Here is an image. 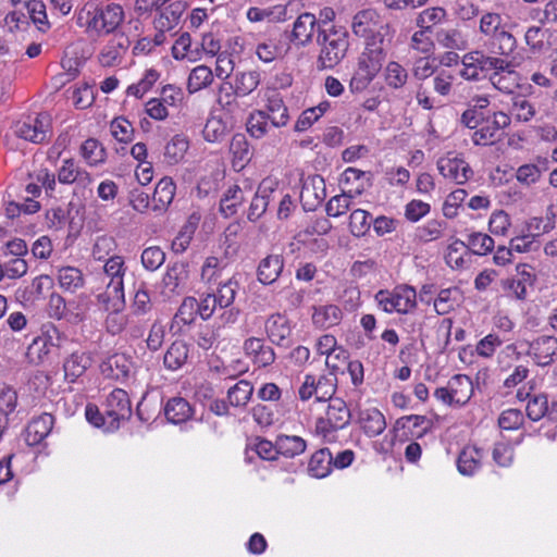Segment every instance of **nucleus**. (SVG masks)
I'll use <instances>...</instances> for the list:
<instances>
[{
	"instance_id": "obj_1",
	"label": "nucleus",
	"mask_w": 557,
	"mask_h": 557,
	"mask_svg": "<svg viewBox=\"0 0 557 557\" xmlns=\"http://www.w3.org/2000/svg\"><path fill=\"white\" fill-rule=\"evenodd\" d=\"M351 29L366 40L349 82V89L355 94L366 90L382 70L389 45V26L377 11L364 9L354 15Z\"/></svg>"
},
{
	"instance_id": "obj_2",
	"label": "nucleus",
	"mask_w": 557,
	"mask_h": 557,
	"mask_svg": "<svg viewBox=\"0 0 557 557\" xmlns=\"http://www.w3.org/2000/svg\"><path fill=\"white\" fill-rule=\"evenodd\" d=\"M317 44L320 48L318 55V67L331 70L338 65L349 48L348 34L346 30L335 27L319 29Z\"/></svg>"
},
{
	"instance_id": "obj_3",
	"label": "nucleus",
	"mask_w": 557,
	"mask_h": 557,
	"mask_svg": "<svg viewBox=\"0 0 557 557\" xmlns=\"http://www.w3.org/2000/svg\"><path fill=\"white\" fill-rule=\"evenodd\" d=\"M124 11L120 4L110 3L106 7L86 4L78 15L81 25L97 34L114 32L123 22Z\"/></svg>"
},
{
	"instance_id": "obj_4",
	"label": "nucleus",
	"mask_w": 557,
	"mask_h": 557,
	"mask_svg": "<svg viewBox=\"0 0 557 557\" xmlns=\"http://www.w3.org/2000/svg\"><path fill=\"white\" fill-rule=\"evenodd\" d=\"M502 21L498 13L487 12L481 16L480 32L490 37L486 45L490 53L508 57L515 51L517 41L502 27Z\"/></svg>"
},
{
	"instance_id": "obj_5",
	"label": "nucleus",
	"mask_w": 557,
	"mask_h": 557,
	"mask_svg": "<svg viewBox=\"0 0 557 557\" xmlns=\"http://www.w3.org/2000/svg\"><path fill=\"white\" fill-rule=\"evenodd\" d=\"M351 420V412L346 401L339 397L330 399L325 414L317 419L314 432L326 442H333L336 433L345 429Z\"/></svg>"
},
{
	"instance_id": "obj_6",
	"label": "nucleus",
	"mask_w": 557,
	"mask_h": 557,
	"mask_svg": "<svg viewBox=\"0 0 557 557\" xmlns=\"http://www.w3.org/2000/svg\"><path fill=\"white\" fill-rule=\"evenodd\" d=\"M474 392L473 382L466 374L451 376L445 386L434 391V397L449 407H462L469 403Z\"/></svg>"
},
{
	"instance_id": "obj_7",
	"label": "nucleus",
	"mask_w": 557,
	"mask_h": 557,
	"mask_svg": "<svg viewBox=\"0 0 557 557\" xmlns=\"http://www.w3.org/2000/svg\"><path fill=\"white\" fill-rule=\"evenodd\" d=\"M379 307L387 313H408L417 306V292L409 285L396 286L393 290H379L375 294Z\"/></svg>"
},
{
	"instance_id": "obj_8",
	"label": "nucleus",
	"mask_w": 557,
	"mask_h": 557,
	"mask_svg": "<svg viewBox=\"0 0 557 557\" xmlns=\"http://www.w3.org/2000/svg\"><path fill=\"white\" fill-rule=\"evenodd\" d=\"M58 181L64 185H74V195L87 198L92 195L94 177L74 159H64L58 170Z\"/></svg>"
},
{
	"instance_id": "obj_9",
	"label": "nucleus",
	"mask_w": 557,
	"mask_h": 557,
	"mask_svg": "<svg viewBox=\"0 0 557 557\" xmlns=\"http://www.w3.org/2000/svg\"><path fill=\"white\" fill-rule=\"evenodd\" d=\"M51 117L41 112L35 116L28 115L14 125V134L27 141L41 144L51 136Z\"/></svg>"
},
{
	"instance_id": "obj_10",
	"label": "nucleus",
	"mask_w": 557,
	"mask_h": 557,
	"mask_svg": "<svg viewBox=\"0 0 557 557\" xmlns=\"http://www.w3.org/2000/svg\"><path fill=\"white\" fill-rule=\"evenodd\" d=\"M107 431H116L121 423L132 416V405L128 394L122 388H114L106 399L104 408Z\"/></svg>"
},
{
	"instance_id": "obj_11",
	"label": "nucleus",
	"mask_w": 557,
	"mask_h": 557,
	"mask_svg": "<svg viewBox=\"0 0 557 557\" xmlns=\"http://www.w3.org/2000/svg\"><path fill=\"white\" fill-rule=\"evenodd\" d=\"M510 125V115L503 111H494L487 115L482 124L472 134V143L475 146H490L495 144L500 132Z\"/></svg>"
},
{
	"instance_id": "obj_12",
	"label": "nucleus",
	"mask_w": 557,
	"mask_h": 557,
	"mask_svg": "<svg viewBox=\"0 0 557 557\" xmlns=\"http://www.w3.org/2000/svg\"><path fill=\"white\" fill-rule=\"evenodd\" d=\"M188 278V263L176 261L169 264L160 285V294L163 299H171L184 293Z\"/></svg>"
},
{
	"instance_id": "obj_13",
	"label": "nucleus",
	"mask_w": 557,
	"mask_h": 557,
	"mask_svg": "<svg viewBox=\"0 0 557 557\" xmlns=\"http://www.w3.org/2000/svg\"><path fill=\"white\" fill-rule=\"evenodd\" d=\"M440 174L458 185L467 183L472 176L473 171L469 163L455 152H448L441 157L436 162Z\"/></svg>"
},
{
	"instance_id": "obj_14",
	"label": "nucleus",
	"mask_w": 557,
	"mask_h": 557,
	"mask_svg": "<svg viewBox=\"0 0 557 557\" xmlns=\"http://www.w3.org/2000/svg\"><path fill=\"white\" fill-rule=\"evenodd\" d=\"M536 276L531 265L520 263L516 267V275L503 281V287L510 296L518 300H524L528 295V288L535 283Z\"/></svg>"
},
{
	"instance_id": "obj_15",
	"label": "nucleus",
	"mask_w": 557,
	"mask_h": 557,
	"mask_svg": "<svg viewBox=\"0 0 557 557\" xmlns=\"http://www.w3.org/2000/svg\"><path fill=\"white\" fill-rule=\"evenodd\" d=\"M277 186V181L272 177H265L260 182L248 209L247 218L249 221L256 222L265 213L271 197L276 191Z\"/></svg>"
},
{
	"instance_id": "obj_16",
	"label": "nucleus",
	"mask_w": 557,
	"mask_h": 557,
	"mask_svg": "<svg viewBox=\"0 0 557 557\" xmlns=\"http://www.w3.org/2000/svg\"><path fill=\"white\" fill-rule=\"evenodd\" d=\"M134 370V362L125 354H113L100 363V372L108 379L117 381L129 377Z\"/></svg>"
},
{
	"instance_id": "obj_17",
	"label": "nucleus",
	"mask_w": 557,
	"mask_h": 557,
	"mask_svg": "<svg viewBox=\"0 0 557 557\" xmlns=\"http://www.w3.org/2000/svg\"><path fill=\"white\" fill-rule=\"evenodd\" d=\"M502 70H496L492 72L488 76L490 83L494 88L499 90L503 94L512 95L516 89L520 86V75L513 69V65L510 61L505 60L502 66Z\"/></svg>"
},
{
	"instance_id": "obj_18",
	"label": "nucleus",
	"mask_w": 557,
	"mask_h": 557,
	"mask_svg": "<svg viewBox=\"0 0 557 557\" xmlns=\"http://www.w3.org/2000/svg\"><path fill=\"white\" fill-rule=\"evenodd\" d=\"M528 354L537 366L546 367L553 363L557 354V338L548 335L535 338L530 344Z\"/></svg>"
},
{
	"instance_id": "obj_19",
	"label": "nucleus",
	"mask_w": 557,
	"mask_h": 557,
	"mask_svg": "<svg viewBox=\"0 0 557 557\" xmlns=\"http://www.w3.org/2000/svg\"><path fill=\"white\" fill-rule=\"evenodd\" d=\"M243 349L258 367H268L275 361V352L273 348L265 345L262 338L249 337L245 339Z\"/></svg>"
},
{
	"instance_id": "obj_20",
	"label": "nucleus",
	"mask_w": 557,
	"mask_h": 557,
	"mask_svg": "<svg viewBox=\"0 0 557 557\" xmlns=\"http://www.w3.org/2000/svg\"><path fill=\"white\" fill-rule=\"evenodd\" d=\"M360 428L369 437L379 436L386 429L384 414L375 407L360 409L357 419Z\"/></svg>"
},
{
	"instance_id": "obj_21",
	"label": "nucleus",
	"mask_w": 557,
	"mask_h": 557,
	"mask_svg": "<svg viewBox=\"0 0 557 557\" xmlns=\"http://www.w3.org/2000/svg\"><path fill=\"white\" fill-rule=\"evenodd\" d=\"M265 99L267 104L264 111L270 117L271 126H286L289 121V114L282 96L275 89H271L265 94Z\"/></svg>"
},
{
	"instance_id": "obj_22",
	"label": "nucleus",
	"mask_w": 557,
	"mask_h": 557,
	"mask_svg": "<svg viewBox=\"0 0 557 557\" xmlns=\"http://www.w3.org/2000/svg\"><path fill=\"white\" fill-rule=\"evenodd\" d=\"M284 269L282 255H269L261 259L257 269V278L264 285L274 283Z\"/></svg>"
},
{
	"instance_id": "obj_23",
	"label": "nucleus",
	"mask_w": 557,
	"mask_h": 557,
	"mask_svg": "<svg viewBox=\"0 0 557 557\" xmlns=\"http://www.w3.org/2000/svg\"><path fill=\"white\" fill-rule=\"evenodd\" d=\"M91 366V358L85 351L72 352L63 362L64 377L67 382L74 383Z\"/></svg>"
},
{
	"instance_id": "obj_24",
	"label": "nucleus",
	"mask_w": 557,
	"mask_h": 557,
	"mask_svg": "<svg viewBox=\"0 0 557 557\" xmlns=\"http://www.w3.org/2000/svg\"><path fill=\"white\" fill-rule=\"evenodd\" d=\"M261 82L259 71H238L233 75L231 88L239 97H246L255 91Z\"/></svg>"
},
{
	"instance_id": "obj_25",
	"label": "nucleus",
	"mask_w": 557,
	"mask_h": 557,
	"mask_svg": "<svg viewBox=\"0 0 557 557\" xmlns=\"http://www.w3.org/2000/svg\"><path fill=\"white\" fill-rule=\"evenodd\" d=\"M54 419L50 413H42L33 419L26 429V441L29 445H37L44 441L53 428Z\"/></svg>"
},
{
	"instance_id": "obj_26",
	"label": "nucleus",
	"mask_w": 557,
	"mask_h": 557,
	"mask_svg": "<svg viewBox=\"0 0 557 557\" xmlns=\"http://www.w3.org/2000/svg\"><path fill=\"white\" fill-rule=\"evenodd\" d=\"M300 197L306 202H311L312 206L323 201L326 197L324 178L318 174L306 177L302 183Z\"/></svg>"
},
{
	"instance_id": "obj_27",
	"label": "nucleus",
	"mask_w": 557,
	"mask_h": 557,
	"mask_svg": "<svg viewBox=\"0 0 557 557\" xmlns=\"http://www.w3.org/2000/svg\"><path fill=\"white\" fill-rule=\"evenodd\" d=\"M176 191V185L174 181L169 177H162L152 195V208L154 211H164L172 203Z\"/></svg>"
},
{
	"instance_id": "obj_28",
	"label": "nucleus",
	"mask_w": 557,
	"mask_h": 557,
	"mask_svg": "<svg viewBox=\"0 0 557 557\" xmlns=\"http://www.w3.org/2000/svg\"><path fill=\"white\" fill-rule=\"evenodd\" d=\"M317 18L312 13L300 14L294 23L292 40L305 46L311 41L317 25Z\"/></svg>"
},
{
	"instance_id": "obj_29",
	"label": "nucleus",
	"mask_w": 557,
	"mask_h": 557,
	"mask_svg": "<svg viewBox=\"0 0 557 557\" xmlns=\"http://www.w3.org/2000/svg\"><path fill=\"white\" fill-rule=\"evenodd\" d=\"M264 326L268 337L276 345L283 344L292 332L287 318L280 313L271 314L267 319Z\"/></svg>"
},
{
	"instance_id": "obj_30",
	"label": "nucleus",
	"mask_w": 557,
	"mask_h": 557,
	"mask_svg": "<svg viewBox=\"0 0 557 557\" xmlns=\"http://www.w3.org/2000/svg\"><path fill=\"white\" fill-rule=\"evenodd\" d=\"M287 10L283 4H276L268 8L252 7L247 10V18L252 22L278 23L286 20Z\"/></svg>"
},
{
	"instance_id": "obj_31",
	"label": "nucleus",
	"mask_w": 557,
	"mask_h": 557,
	"mask_svg": "<svg viewBox=\"0 0 557 557\" xmlns=\"http://www.w3.org/2000/svg\"><path fill=\"white\" fill-rule=\"evenodd\" d=\"M193 413L194 411L190 404L182 397L171 398L164 407L165 418L173 424L188 421L193 417Z\"/></svg>"
},
{
	"instance_id": "obj_32",
	"label": "nucleus",
	"mask_w": 557,
	"mask_h": 557,
	"mask_svg": "<svg viewBox=\"0 0 557 557\" xmlns=\"http://www.w3.org/2000/svg\"><path fill=\"white\" fill-rule=\"evenodd\" d=\"M127 50V40L120 37L110 40L99 53L102 66H114L121 63Z\"/></svg>"
},
{
	"instance_id": "obj_33",
	"label": "nucleus",
	"mask_w": 557,
	"mask_h": 557,
	"mask_svg": "<svg viewBox=\"0 0 557 557\" xmlns=\"http://www.w3.org/2000/svg\"><path fill=\"white\" fill-rule=\"evenodd\" d=\"M435 39L447 50H466L469 46L467 35L458 28H442L436 32Z\"/></svg>"
},
{
	"instance_id": "obj_34",
	"label": "nucleus",
	"mask_w": 557,
	"mask_h": 557,
	"mask_svg": "<svg viewBox=\"0 0 557 557\" xmlns=\"http://www.w3.org/2000/svg\"><path fill=\"white\" fill-rule=\"evenodd\" d=\"M97 304L103 311H123L125 307L124 287L106 285V289L97 296Z\"/></svg>"
},
{
	"instance_id": "obj_35",
	"label": "nucleus",
	"mask_w": 557,
	"mask_h": 557,
	"mask_svg": "<svg viewBox=\"0 0 557 557\" xmlns=\"http://www.w3.org/2000/svg\"><path fill=\"white\" fill-rule=\"evenodd\" d=\"M185 11V5L181 1L172 2L160 11L154 24L161 33L173 29L178 25L181 16Z\"/></svg>"
},
{
	"instance_id": "obj_36",
	"label": "nucleus",
	"mask_w": 557,
	"mask_h": 557,
	"mask_svg": "<svg viewBox=\"0 0 557 557\" xmlns=\"http://www.w3.org/2000/svg\"><path fill=\"white\" fill-rule=\"evenodd\" d=\"M343 318V312L335 305H323L314 307L312 322L320 329H329L337 325Z\"/></svg>"
},
{
	"instance_id": "obj_37",
	"label": "nucleus",
	"mask_w": 557,
	"mask_h": 557,
	"mask_svg": "<svg viewBox=\"0 0 557 557\" xmlns=\"http://www.w3.org/2000/svg\"><path fill=\"white\" fill-rule=\"evenodd\" d=\"M126 267L123 257L111 256L106 260L103 273L108 278L107 285L112 287H124Z\"/></svg>"
},
{
	"instance_id": "obj_38",
	"label": "nucleus",
	"mask_w": 557,
	"mask_h": 557,
	"mask_svg": "<svg viewBox=\"0 0 557 557\" xmlns=\"http://www.w3.org/2000/svg\"><path fill=\"white\" fill-rule=\"evenodd\" d=\"M245 200L244 191L238 185L230 186L220 200V211L225 218L237 213Z\"/></svg>"
},
{
	"instance_id": "obj_39",
	"label": "nucleus",
	"mask_w": 557,
	"mask_h": 557,
	"mask_svg": "<svg viewBox=\"0 0 557 557\" xmlns=\"http://www.w3.org/2000/svg\"><path fill=\"white\" fill-rule=\"evenodd\" d=\"M482 451L476 447H466L459 454L457 468L462 475H473L481 466Z\"/></svg>"
},
{
	"instance_id": "obj_40",
	"label": "nucleus",
	"mask_w": 557,
	"mask_h": 557,
	"mask_svg": "<svg viewBox=\"0 0 557 557\" xmlns=\"http://www.w3.org/2000/svg\"><path fill=\"white\" fill-rule=\"evenodd\" d=\"M384 82L391 89L398 90L406 86L409 73L405 66L396 61H389L384 69Z\"/></svg>"
},
{
	"instance_id": "obj_41",
	"label": "nucleus",
	"mask_w": 557,
	"mask_h": 557,
	"mask_svg": "<svg viewBox=\"0 0 557 557\" xmlns=\"http://www.w3.org/2000/svg\"><path fill=\"white\" fill-rule=\"evenodd\" d=\"M81 156L89 166L103 164L107 159L104 147L95 138L86 139L81 146Z\"/></svg>"
},
{
	"instance_id": "obj_42",
	"label": "nucleus",
	"mask_w": 557,
	"mask_h": 557,
	"mask_svg": "<svg viewBox=\"0 0 557 557\" xmlns=\"http://www.w3.org/2000/svg\"><path fill=\"white\" fill-rule=\"evenodd\" d=\"M333 456L327 448L315 451L309 461L308 470L312 476L322 479L330 474Z\"/></svg>"
},
{
	"instance_id": "obj_43",
	"label": "nucleus",
	"mask_w": 557,
	"mask_h": 557,
	"mask_svg": "<svg viewBox=\"0 0 557 557\" xmlns=\"http://www.w3.org/2000/svg\"><path fill=\"white\" fill-rule=\"evenodd\" d=\"M510 115L518 122H530L536 115L535 104L522 95L511 98Z\"/></svg>"
},
{
	"instance_id": "obj_44",
	"label": "nucleus",
	"mask_w": 557,
	"mask_h": 557,
	"mask_svg": "<svg viewBox=\"0 0 557 557\" xmlns=\"http://www.w3.org/2000/svg\"><path fill=\"white\" fill-rule=\"evenodd\" d=\"M188 358V346L183 341H175L168 348L163 363L169 370L180 369Z\"/></svg>"
},
{
	"instance_id": "obj_45",
	"label": "nucleus",
	"mask_w": 557,
	"mask_h": 557,
	"mask_svg": "<svg viewBox=\"0 0 557 557\" xmlns=\"http://www.w3.org/2000/svg\"><path fill=\"white\" fill-rule=\"evenodd\" d=\"M447 18V12L444 8L432 7L421 11L416 17V25L419 28L432 32L433 27L442 24Z\"/></svg>"
},
{
	"instance_id": "obj_46",
	"label": "nucleus",
	"mask_w": 557,
	"mask_h": 557,
	"mask_svg": "<svg viewBox=\"0 0 557 557\" xmlns=\"http://www.w3.org/2000/svg\"><path fill=\"white\" fill-rule=\"evenodd\" d=\"M213 82V73L209 66L198 65L191 70L187 81V90L189 94H195Z\"/></svg>"
},
{
	"instance_id": "obj_47",
	"label": "nucleus",
	"mask_w": 557,
	"mask_h": 557,
	"mask_svg": "<svg viewBox=\"0 0 557 557\" xmlns=\"http://www.w3.org/2000/svg\"><path fill=\"white\" fill-rule=\"evenodd\" d=\"M307 444L306 441L297 435H280L277 436V449L278 454L287 457L294 458L302 454L306 450Z\"/></svg>"
},
{
	"instance_id": "obj_48",
	"label": "nucleus",
	"mask_w": 557,
	"mask_h": 557,
	"mask_svg": "<svg viewBox=\"0 0 557 557\" xmlns=\"http://www.w3.org/2000/svg\"><path fill=\"white\" fill-rule=\"evenodd\" d=\"M253 393V386L249 381L240 380L227 391V400L233 407H245Z\"/></svg>"
},
{
	"instance_id": "obj_49",
	"label": "nucleus",
	"mask_w": 557,
	"mask_h": 557,
	"mask_svg": "<svg viewBox=\"0 0 557 557\" xmlns=\"http://www.w3.org/2000/svg\"><path fill=\"white\" fill-rule=\"evenodd\" d=\"M60 287L66 292L74 293L84 285V276L79 269L64 267L58 271Z\"/></svg>"
},
{
	"instance_id": "obj_50",
	"label": "nucleus",
	"mask_w": 557,
	"mask_h": 557,
	"mask_svg": "<svg viewBox=\"0 0 557 557\" xmlns=\"http://www.w3.org/2000/svg\"><path fill=\"white\" fill-rule=\"evenodd\" d=\"M527 397H529L525 407L528 418L534 422H537L544 417H546L548 412L547 396L545 394L530 395L529 393H527Z\"/></svg>"
},
{
	"instance_id": "obj_51",
	"label": "nucleus",
	"mask_w": 557,
	"mask_h": 557,
	"mask_svg": "<svg viewBox=\"0 0 557 557\" xmlns=\"http://www.w3.org/2000/svg\"><path fill=\"white\" fill-rule=\"evenodd\" d=\"M337 339L334 335L325 334L319 337L315 344L317 351L326 356L325 364L333 372L339 371V364L333 362V351H336Z\"/></svg>"
},
{
	"instance_id": "obj_52",
	"label": "nucleus",
	"mask_w": 557,
	"mask_h": 557,
	"mask_svg": "<svg viewBox=\"0 0 557 557\" xmlns=\"http://www.w3.org/2000/svg\"><path fill=\"white\" fill-rule=\"evenodd\" d=\"M238 287V282L234 278H228L224 283H219L216 292L212 294L215 297L220 309H226L233 305Z\"/></svg>"
},
{
	"instance_id": "obj_53",
	"label": "nucleus",
	"mask_w": 557,
	"mask_h": 557,
	"mask_svg": "<svg viewBox=\"0 0 557 557\" xmlns=\"http://www.w3.org/2000/svg\"><path fill=\"white\" fill-rule=\"evenodd\" d=\"M202 136L208 143H221L227 136V126L221 117L211 116L205 124Z\"/></svg>"
},
{
	"instance_id": "obj_54",
	"label": "nucleus",
	"mask_w": 557,
	"mask_h": 557,
	"mask_svg": "<svg viewBox=\"0 0 557 557\" xmlns=\"http://www.w3.org/2000/svg\"><path fill=\"white\" fill-rule=\"evenodd\" d=\"M270 117L267 115V112L263 110H256L252 112L247 121V132L251 137L262 138L264 137L269 129Z\"/></svg>"
},
{
	"instance_id": "obj_55",
	"label": "nucleus",
	"mask_w": 557,
	"mask_h": 557,
	"mask_svg": "<svg viewBox=\"0 0 557 557\" xmlns=\"http://www.w3.org/2000/svg\"><path fill=\"white\" fill-rule=\"evenodd\" d=\"M457 287L441 289L437 297L433 300L434 309L437 314L444 315L449 313L457 305Z\"/></svg>"
},
{
	"instance_id": "obj_56",
	"label": "nucleus",
	"mask_w": 557,
	"mask_h": 557,
	"mask_svg": "<svg viewBox=\"0 0 557 557\" xmlns=\"http://www.w3.org/2000/svg\"><path fill=\"white\" fill-rule=\"evenodd\" d=\"M466 246L474 255L485 256L492 252L495 246V242L490 235L485 233L474 232L468 235V243Z\"/></svg>"
},
{
	"instance_id": "obj_57",
	"label": "nucleus",
	"mask_w": 557,
	"mask_h": 557,
	"mask_svg": "<svg viewBox=\"0 0 557 557\" xmlns=\"http://www.w3.org/2000/svg\"><path fill=\"white\" fill-rule=\"evenodd\" d=\"M28 15L38 30L46 33L51 24L48 20L47 8L42 0H34L27 8Z\"/></svg>"
},
{
	"instance_id": "obj_58",
	"label": "nucleus",
	"mask_w": 557,
	"mask_h": 557,
	"mask_svg": "<svg viewBox=\"0 0 557 557\" xmlns=\"http://www.w3.org/2000/svg\"><path fill=\"white\" fill-rule=\"evenodd\" d=\"M370 216V213L363 209H356L350 213L349 230L355 237H361L369 232L371 227Z\"/></svg>"
},
{
	"instance_id": "obj_59",
	"label": "nucleus",
	"mask_w": 557,
	"mask_h": 557,
	"mask_svg": "<svg viewBox=\"0 0 557 557\" xmlns=\"http://www.w3.org/2000/svg\"><path fill=\"white\" fill-rule=\"evenodd\" d=\"M143 267L150 272L157 271L165 261V252L159 246H150L143 250Z\"/></svg>"
},
{
	"instance_id": "obj_60",
	"label": "nucleus",
	"mask_w": 557,
	"mask_h": 557,
	"mask_svg": "<svg viewBox=\"0 0 557 557\" xmlns=\"http://www.w3.org/2000/svg\"><path fill=\"white\" fill-rule=\"evenodd\" d=\"M112 136L121 143H129L134 137V127L132 123L123 116L112 120L110 124Z\"/></svg>"
},
{
	"instance_id": "obj_61",
	"label": "nucleus",
	"mask_w": 557,
	"mask_h": 557,
	"mask_svg": "<svg viewBox=\"0 0 557 557\" xmlns=\"http://www.w3.org/2000/svg\"><path fill=\"white\" fill-rule=\"evenodd\" d=\"M504 343V339L496 333H490L483 338H481L475 345V351L478 356L490 359L492 358L496 349L500 347Z\"/></svg>"
},
{
	"instance_id": "obj_62",
	"label": "nucleus",
	"mask_w": 557,
	"mask_h": 557,
	"mask_svg": "<svg viewBox=\"0 0 557 557\" xmlns=\"http://www.w3.org/2000/svg\"><path fill=\"white\" fill-rule=\"evenodd\" d=\"M351 198L347 193L333 196L325 206L326 214L332 218L344 215L350 209Z\"/></svg>"
},
{
	"instance_id": "obj_63",
	"label": "nucleus",
	"mask_w": 557,
	"mask_h": 557,
	"mask_svg": "<svg viewBox=\"0 0 557 557\" xmlns=\"http://www.w3.org/2000/svg\"><path fill=\"white\" fill-rule=\"evenodd\" d=\"M466 250V243L460 239H456L448 246L447 253L445 256L446 263L454 270L462 268L466 263L463 258V253L467 255Z\"/></svg>"
},
{
	"instance_id": "obj_64",
	"label": "nucleus",
	"mask_w": 557,
	"mask_h": 557,
	"mask_svg": "<svg viewBox=\"0 0 557 557\" xmlns=\"http://www.w3.org/2000/svg\"><path fill=\"white\" fill-rule=\"evenodd\" d=\"M188 149V141L182 136H174L164 148V156L170 163H177Z\"/></svg>"
}]
</instances>
